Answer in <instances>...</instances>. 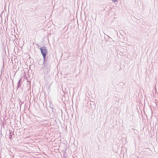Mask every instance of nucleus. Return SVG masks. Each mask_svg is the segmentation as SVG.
Returning a JSON list of instances; mask_svg holds the SVG:
<instances>
[{
	"label": "nucleus",
	"mask_w": 158,
	"mask_h": 158,
	"mask_svg": "<svg viewBox=\"0 0 158 158\" xmlns=\"http://www.w3.org/2000/svg\"><path fill=\"white\" fill-rule=\"evenodd\" d=\"M41 52L44 57V60H45L46 56L47 53V50L45 47H43L40 48Z\"/></svg>",
	"instance_id": "1"
},
{
	"label": "nucleus",
	"mask_w": 158,
	"mask_h": 158,
	"mask_svg": "<svg viewBox=\"0 0 158 158\" xmlns=\"http://www.w3.org/2000/svg\"><path fill=\"white\" fill-rule=\"evenodd\" d=\"M113 0V2H115V1H116L117 0Z\"/></svg>",
	"instance_id": "2"
}]
</instances>
